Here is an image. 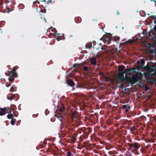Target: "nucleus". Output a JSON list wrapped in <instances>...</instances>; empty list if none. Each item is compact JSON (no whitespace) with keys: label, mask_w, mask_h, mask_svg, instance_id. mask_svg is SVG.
Here are the masks:
<instances>
[{"label":"nucleus","mask_w":156,"mask_h":156,"mask_svg":"<svg viewBox=\"0 0 156 156\" xmlns=\"http://www.w3.org/2000/svg\"><path fill=\"white\" fill-rule=\"evenodd\" d=\"M72 154L70 152H68L67 155V156H71Z\"/></svg>","instance_id":"4be33fe9"},{"label":"nucleus","mask_w":156,"mask_h":156,"mask_svg":"<svg viewBox=\"0 0 156 156\" xmlns=\"http://www.w3.org/2000/svg\"><path fill=\"white\" fill-rule=\"evenodd\" d=\"M57 35H58V36H60V34H57Z\"/></svg>","instance_id":"2f4dec72"},{"label":"nucleus","mask_w":156,"mask_h":156,"mask_svg":"<svg viewBox=\"0 0 156 156\" xmlns=\"http://www.w3.org/2000/svg\"><path fill=\"white\" fill-rule=\"evenodd\" d=\"M132 77L133 78V79H134L135 80H136L138 79V76L136 75H136H133V76H132Z\"/></svg>","instance_id":"f8f14e48"},{"label":"nucleus","mask_w":156,"mask_h":156,"mask_svg":"<svg viewBox=\"0 0 156 156\" xmlns=\"http://www.w3.org/2000/svg\"><path fill=\"white\" fill-rule=\"evenodd\" d=\"M12 89V88H11V89Z\"/></svg>","instance_id":"c9c22d12"},{"label":"nucleus","mask_w":156,"mask_h":156,"mask_svg":"<svg viewBox=\"0 0 156 156\" xmlns=\"http://www.w3.org/2000/svg\"><path fill=\"white\" fill-rule=\"evenodd\" d=\"M9 112H11V111L12 109H11L9 108Z\"/></svg>","instance_id":"c85d7f7f"},{"label":"nucleus","mask_w":156,"mask_h":156,"mask_svg":"<svg viewBox=\"0 0 156 156\" xmlns=\"http://www.w3.org/2000/svg\"><path fill=\"white\" fill-rule=\"evenodd\" d=\"M64 109H65L64 108V107H63L62 108H61L60 110L61 111H62L63 110H64Z\"/></svg>","instance_id":"b1692460"},{"label":"nucleus","mask_w":156,"mask_h":156,"mask_svg":"<svg viewBox=\"0 0 156 156\" xmlns=\"http://www.w3.org/2000/svg\"><path fill=\"white\" fill-rule=\"evenodd\" d=\"M147 70L150 74H152L156 72V68L153 66H149L147 68Z\"/></svg>","instance_id":"7ed1b4c3"},{"label":"nucleus","mask_w":156,"mask_h":156,"mask_svg":"<svg viewBox=\"0 0 156 156\" xmlns=\"http://www.w3.org/2000/svg\"><path fill=\"white\" fill-rule=\"evenodd\" d=\"M9 81H13L14 80V79L13 78H9Z\"/></svg>","instance_id":"5701e85b"},{"label":"nucleus","mask_w":156,"mask_h":156,"mask_svg":"<svg viewBox=\"0 0 156 156\" xmlns=\"http://www.w3.org/2000/svg\"><path fill=\"white\" fill-rule=\"evenodd\" d=\"M12 115H13L12 114L10 113V114H9L7 115V117L8 118H9V119H11V117L12 116Z\"/></svg>","instance_id":"4468645a"},{"label":"nucleus","mask_w":156,"mask_h":156,"mask_svg":"<svg viewBox=\"0 0 156 156\" xmlns=\"http://www.w3.org/2000/svg\"><path fill=\"white\" fill-rule=\"evenodd\" d=\"M6 108H0V115H2L5 114Z\"/></svg>","instance_id":"423d86ee"},{"label":"nucleus","mask_w":156,"mask_h":156,"mask_svg":"<svg viewBox=\"0 0 156 156\" xmlns=\"http://www.w3.org/2000/svg\"><path fill=\"white\" fill-rule=\"evenodd\" d=\"M145 52H147V51H146Z\"/></svg>","instance_id":"f704fd0d"},{"label":"nucleus","mask_w":156,"mask_h":156,"mask_svg":"<svg viewBox=\"0 0 156 156\" xmlns=\"http://www.w3.org/2000/svg\"><path fill=\"white\" fill-rule=\"evenodd\" d=\"M8 76H9L10 77L16 76V73L15 71H8Z\"/></svg>","instance_id":"20e7f679"},{"label":"nucleus","mask_w":156,"mask_h":156,"mask_svg":"<svg viewBox=\"0 0 156 156\" xmlns=\"http://www.w3.org/2000/svg\"><path fill=\"white\" fill-rule=\"evenodd\" d=\"M136 69L135 68L131 69V70H132L133 72V73H135L136 72Z\"/></svg>","instance_id":"aec40b11"},{"label":"nucleus","mask_w":156,"mask_h":156,"mask_svg":"<svg viewBox=\"0 0 156 156\" xmlns=\"http://www.w3.org/2000/svg\"><path fill=\"white\" fill-rule=\"evenodd\" d=\"M45 1H47L48 2H51V0H45Z\"/></svg>","instance_id":"393cba45"},{"label":"nucleus","mask_w":156,"mask_h":156,"mask_svg":"<svg viewBox=\"0 0 156 156\" xmlns=\"http://www.w3.org/2000/svg\"><path fill=\"white\" fill-rule=\"evenodd\" d=\"M145 61L143 59H141L140 62H138L137 64L140 66L141 67L143 66Z\"/></svg>","instance_id":"1a4fd4ad"},{"label":"nucleus","mask_w":156,"mask_h":156,"mask_svg":"<svg viewBox=\"0 0 156 156\" xmlns=\"http://www.w3.org/2000/svg\"><path fill=\"white\" fill-rule=\"evenodd\" d=\"M135 129V127L134 126H133L130 129L132 130H133Z\"/></svg>","instance_id":"412c9836"},{"label":"nucleus","mask_w":156,"mask_h":156,"mask_svg":"<svg viewBox=\"0 0 156 156\" xmlns=\"http://www.w3.org/2000/svg\"><path fill=\"white\" fill-rule=\"evenodd\" d=\"M124 67L119 66V77L120 80H124L126 79V75L124 71H123Z\"/></svg>","instance_id":"f257e3e1"},{"label":"nucleus","mask_w":156,"mask_h":156,"mask_svg":"<svg viewBox=\"0 0 156 156\" xmlns=\"http://www.w3.org/2000/svg\"><path fill=\"white\" fill-rule=\"evenodd\" d=\"M108 80V78L106 76H104V81H106L107 80Z\"/></svg>","instance_id":"a211bd4d"},{"label":"nucleus","mask_w":156,"mask_h":156,"mask_svg":"<svg viewBox=\"0 0 156 156\" xmlns=\"http://www.w3.org/2000/svg\"><path fill=\"white\" fill-rule=\"evenodd\" d=\"M11 85V83H9L7 82L6 84V86L7 87H8L10 86Z\"/></svg>","instance_id":"f3484780"},{"label":"nucleus","mask_w":156,"mask_h":156,"mask_svg":"<svg viewBox=\"0 0 156 156\" xmlns=\"http://www.w3.org/2000/svg\"><path fill=\"white\" fill-rule=\"evenodd\" d=\"M83 69L85 71H88L89 70V68L87 66H85L83 67Z\"/></svg>","instance_id":"ddd939ff"},{"label":"nucleus","mask_w":156,"mask_h":156,"mask_svg":"<svg viewBox=\"0 0 156 156\" xmlns=\"http://www.w3.org/2000/svg\"><path fill=\"white\" fill-rule=\"evenodd\" d=\"M11 124L13 125L14 124V121L13 120H12L11 121Z\"/></svg>","instance_id":"6ab92c4d"},{"label":"nucleus","mask_w":156,"mask_h":156,"mask_svg":"<svg viewBox=\"0 0 156 156\" xmlns=\"http://www.w3.org/2000/svg\"><path fill=\"white\" fill-rule=\"evenodd\" d=\"M125 111L126 112H127L128 111V110L126 109Z\"/></svg>","instance_id":"473e14b6"},{"label":"nucleus","mask_w":156,"mask_h":156,"mask_svg":"<svg viewBox=\"0 0 156 156\" xmlns=\"http://www.w3.org/2000/svg\"><path fill=\"white\" fill-rule=\"evenodd\" d=\"M131 70V69H126V70L125 71H124V73H125L126 75V78L128 77L127 75H126V74L128 73V74H129Z\"/></svg>","instance_id":"9d476101"},{"label":"nucleus","mask_w":156,"mask_h":156,"mask_svg":"<svg viewBox=\"0 0 156 156\" xmlns=\"http://www.w3.org/2000/svg\"><path fill=\"white\" fill-rule=\"evenodd\" d=\"M67 84L72 87H73L74 86V82L71 80H69L67 81Z\"/></svg>","instance_id":"0eeeda50"},{"label":"nucleus","mask_w":156,"mask_h":156,"mask_svg":"<svg viewBox=\"0 0 156 156\" xmlns=\"http://www.w3.org/2000/svg\"><path fill=\"white\" fill-rule=\"evenodd\" d=\"M86 47L87 48H90L92 47L91 42L90 43L86 45Z\"/></svg>","instance_id":"9b49d317"},{"label":"nucleus","mask_w":156,"mask_h":156,"mask_svg":"<svg viewBox=\"0 0 156 156\" xmlns=\"http://www.w3.org/2000/svg\"><path fill=\"white\" fill-rule=\"evenodd\" d=\"M100 73L101 74V75H103V73Z\"/></svg>","instance_id":"c756f323"},{"label":"nucleus","mask_w":156,"mask_h":156,"mask_svg":"<svg viewBox=\"0 0 156 156\" xmlns=\"http://www.w3.org/2000/svg\"><path fill=\"white\" fill-rule=\"evenodd\" d=\"M129 146L131 147L132 150L133 151H136L140 147V144L136 143H133L132 144H128Z\"/></svg>","instance_id":"f03ea898"},{"label":"nucleus","mask_w":156,"mask_h":156,"mask_svg":"<svg viewBox=\"0 0 156 156\" xmlns=\"http://www.w3.org/2000/svg\"><path fill=\"white\" fill-rule=\"evenodd\" d=\"M131 41L129 40L128 41H126L125 42V44H127L130 43H131Z\"/></svg>","instance_id":"dca6fc26"},{"label":"nucleus","mask_w":156,"mask_h":156,"mask_svg":"<svg viewBox=\"0 0 156 156\" xmlns=\"http://www.w3.org/2000/svg\"><path fill=\"white\" fill-rule=\"evenodd\" d=\"M96 59L95 57H92L91 58L90 62L92 65H95L96 64Z\"/></svg>","instance_id":"39448f33"},{"label":"nucleus","mask_w":156,"mask_h":156,"mask_svg":"<svg viewBox=\"0 0 156 156\" xmlns=\"http://www.w3.org/2000/svg\"><path fill=\"white\" fill-rule=\"evenodd\" d=\"M154 30L156 31V25L154 26Z\"/></svg>","instance_id":"a878e982"},{"label":"nucleus","mask_w":156,"mask_h":156,"mask_svg":"<svg viewBox=\"0 0 156 156\" xmlns=\"http://www.w3.org/2000/svg\"><path fill=\"white\" fill-rule=\"evenodd\" d=\"M128 149H129V150H130L131 149V147H129V148H128Z\"/></svg>","instance_id":"7c9ffc66"},{"label":"nucleus","mask_w":156,"mask_h":156,"mask_svg":"<svg viewBox=\"0 0 156 156\" xmlns=\"http://www.w3.org/2000/svg\"><path fill=\"white\" fill-rule=\"evenodd\" d=\"M44 20H45V22H46V19L45 18L44 19Z\"/></svg>","instance_id":"72a5a7b5"},{"label":"nucleus","mask_w":156,"mask_h":156,"mask_svg":"<svg viewBox=\"0 0 156 156\" xmlns=\"http://www.w3.org/2000/svg\"><path fill=\"white\" fill-rule=\"evenodd\" d=\"M120 14L119 12L118 11H117V15H119Z\"/></svg>","instance_id":"cd10ccee"},{"label":"nucleus","mask_w":156,"mask_h":156,"mask_svg":"<svg viewBox=\"0 0 156 156\" xmlns=\"http://www.w3.org/2000/svg\"><path fill=\"white\" fill-rule=\"evenodd\" d=\"M127 107V106L126 105H124L123 106V108H126V107Z\"/></svg>","instance_id":"bb28decb"},{"label":"nucleus","mask_w":156,"mask_h":156,"mask_svg":"<svg viewBox=\"0 0 156 156\" xmlns=\"http://www.w3.org/2000/svg\"><path fill=\"white\" fill-rule=\"evenodd\" d=\"M152 18L154 19V22L156 24V16H152Z\"/></svg>","instance_id":"2eb2a0df"},{"label":"nucleus","mask_w":156,"mask_h":156,"mask_svg":"<svg viewBox=\"0 0 156 156\" xmlns=\"http://www.w3.org/2000/svg\"><path fill=\"white\" fill-rule=\"evenodd\" d=\"M103 41L106 43H107L108 44H109L111 42V40L109 37H106L103 40Z\"/></svg>","instance_id":"6e6552de"}]
</instances>
